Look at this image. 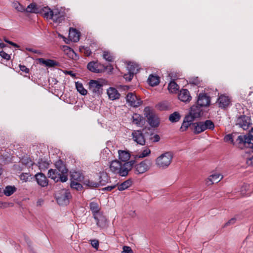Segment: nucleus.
<instances>
[{"instance_id": "f257e3e1", "label": "nucleus", "mask_w": 253, "mask_h": 253, "mask_svg": "<svg viewBox=\"0 0 253 253\" xmlns=\"http://www.w3.org/2000/svg\"><path fill=\"white\" fill-rule=\"evenodd\" d=\"M134 164V160L126 162L123 159H115L110 163V169L113 173L118 174L121 176H126Z\"/></svg>"}, {"instance_id": "c85d7f7f", "label": "nucleus", "mask_w": 253, "mask_h": 253, "mask_svg": "<svg viewBox=\"0 0 253 253\" xmlns=\"http://www.w3.org/2000/svg\"><path fill=\"white\" fill-rule=\"evenodd\" d=\"M109 177L106 172H102L99 174V185H104L109 181Z\"/></svg>"}, {"instance_id": "4468645a", "label": "nucleus", "mask_w": 253, "mask_h": 253, "mask_svg": "<svg viewBox=\"0 0 253 253\" xmlns=\"http://www.w3.org/2000/svg\"><path fill=\"white\" fill-rule=\"evenodd\" d=\"M64 16V12L61 10L54 9L52 10L51 19L56 22H60Z\"/></svg>"}, {"instance_id": "680f3d73", "label": "nucleus", "mask_w": 253, "mask_h": 253, "mask_svg": "<svg viewBox=\"0 0 253 253\" xmlns=\"http://www.w3.org/2000/svg\"><path fill=\"white\" fill-rule=\"evenodd\" d=\"M26 50H28V51L32 52L33 53L40 54L41 55H42V53L40 50H35V49H34L33 48H27Z\"/></svg>"}, {"instance_id": "a211bd4d", "label": "nucleus", "mask_w": 253, "mask_h": 253, "mask_svg": "<svg viewBox=\"0 0 253 253\" xmlns=\"http://www.w3.org/2000/svg\"><path fill=\"white\" fill-rule=\"evenodd\" d=\"M132 135L133 140L138 144L140 145H144L145 144V139L140 131H134L132 133Z\"/></svg>"}, {"instance_id": "7c9ffc66", "label": "nucleus", "mask_w": 253, "mask_h": 253, "mask_svg": "<svg viewBox=\"0 0 253 253\" xmlns=\"http://www.w3.org/2000/svg\"><path fill=\"white\" fill-rule=\"evenodd\" d=\"M127 69L129 73L134 75L138 71V67L136 64L131 62L127 65Z\"/></svg>"}, {"instance_id": "69168bd1", "label": "nucleus", "mask_w": 253, "mask_h": 253, "mask_svg": "<svg viewBox=\"0 0 253 253\" xmlns=\"http://www.w3.org/2000/svg\"><path fill=\"white\" fill-rule=\"evenodd\" d=\"M154 138H155V141H158L160 139V137H159V135H155L154 136Z\"/></svg>"}, {"instance_id": "f8f14e48", "label": "nucleus", "mask_w": 253, "mask_h": 253, "mask_svg": "<svg viewBox=\"0 0 253 253\" xmlns=\"http://www.w3.org/2000/svg\"><path fill=\"white\" fill-rule=\"evenodd\" d=\"M237 125L243 129H247L251 125V119L249 117L243 116L238 119Z\"/></svg>"}, {"instance_id": "6e6552de", "label": "nucleus", "mask_w": 253, "mask_h": 253, "mask_svg": "<svg viewBox=\"0 0 253 253\" xmlns=\"http://www.w3.org/2000/svg\"><path fill=\"white\" fill-rule=\"evenodd\" d=\"M202 115V107L198 105H194L191 107L188 115L194 120L195 119L200 117Z\"/></svg>"}, {"instance_id": "a878e982", "label": "nucleus", "mask_w": 253, "mask_h": 253, "mask_svg": "<svg viewBox=\"0 0 253 253\" xmlns=\"http://www.w3.org/2000/svg\"><path fill=\"white\" fill-rule=\"evenodd\" d=\"M147 82L150 85L156 86L159 84L160 79L158 76L151 74L149 75Z\"/></svg>"}, {"instance_id": "338daca9", "label": "nucleus", "mask_w": 253, "mask_h": 253, "mask_svg": "<svg viewBox=\"0 0 253 253\" xmlns=\"http://www.w3.org/2000/svg\"><path fill=\"white\" fill-rule=\"evenodd\" d=\"M5 205V203H2L0 201V208H2L4 207V205Z\"/></svg>"}, {"instance_id": "4c0bfd02", "label": "nucleus", "mask_w": 253, "mask_h": 253, "mask_svg": "<svg viewBox=\"0 0 253 253\" xmlns=\"http://www.w3.org/2000/svg\"><path fill=\"white\" fill-rule=\"evenodd\" d=\"M181 118V115L178 112H174L169 116V120L172 123L178 122Z\"/></svg>"}, {"instance_id": "423d86ee", "label": "nucleus", "mask_w": 253, "mask_h": 253, "mask_svg": "<svg viewBox=\"0 0 253 253\" xmlns=\"http://www.w3.org/2000/svg\"><path fill=\"white\" fill-rule=\"evenodd\" d=\"M126 100L130 106L133 107H137L142 103L140 98L132 92L128 93L127 94Z\"/></svg>"}, {"instance_id": "aec40b11", "label": "nucleus", "mask_w": 253, "mask_h": 253, "mask_svg": "<svg viewBox=\"0 0 253 253\" xmlns=\"http://www.w3.org/2000/svg\"><path fill=\"white\" fill-rule=\"evenodd\" d=\"M218 103L219 107L225 108L230 105V101L228 96L223 95L219 97Z\"/></svg>"}, {"instance_id": "8fccbe9b", "label": "nucleus", "mask_w": 253, "mask_h": 253, "mask_svg": "<svg viewBox=\"0 0 253 253\" xmlns=\"http://www.w3.org/2000/svg\"><path fill=\"white\" fill-rule=\"evenodd\" d=\"M150 150L148 148H146L143 150L142 153L140 154L138 158H143L149 156L150 154Z\"/></svg>"}, {"instance_id": "58836bf2", "label": "nucleus", "mask_w": 253, "mask_h": 253, "mask_svg": "<svg viewBox=\"0 0 253 253\" xmlns=\"http://www.w3.org/2000/svg\"><path fill=\"white\" fill-rule=\"evenodd\" d=\"M47 160L48 159H40L38 162L39 167L40 169L44 170L48 168L49 162Z\"/></svg>"}, {"instance_id": "ea45409f", "label": "nucleus", "mask_w": 253, "mask_h": 253, "mask_svg": "<svg viewBox=\"0 0 253 253\" xmlns=\"http://www.w3.org/2000/svg\"><path fill=\"white\" fill-rule=\"evenodd\" d=\"M25 11L30 13H38L39 12V8H38L35 4L31 3L29 4L26 8Z\"/></svg>"}, {"instance_id": "a18cd8bd", "label": "nucleus", "mask_w": 253, "mask_h": 253, "mask_svg": "<svg viewBox=\"0 0 253 253\" xmlns=\"http://www.w3.org/2000/svg\"><path fill=\"white\" fill-rule=\"evenodd\" d=\"M80 181H71V187L73 189H75L78 191H80L83 189V186L79 183Z\"/></svg>"}, {"instance_id": "37998d69", "label": "nucleus", "mask_w": 253, "mask_h": 253, "mask_svg": "<svg viewBox=\"0 0 253 253\" xmlns=\"http://www.w3.org/2000/svg\"><path fill=\"white\" fill-rule=\"evenodd\" d=\"M202 122L204 126V128L205 130L208 129L211 130L214 129V125L213 123L211 120H206V121Z\"/></svg>"}, {"instance_id": "c9c22d12", "label": "nucleus", "mask_w": 253, "mask_h": 253, "mask_svg": "<svg viewBox=\"0 0 253 253\" xmlns=\"http://www.w3.org/2000/svg\"><path fill=\"white\" fill-rule=\"evenodd\" d=\"M14 186H7L3 190V193L6 196H10L16 191Z\"/></svg>"}, {"instance_id": "dca6fc26", "label": "nucleus", "mask_w": 253, "mask_h": 253, "mask_svg": "<svg viewBox=\"0 0 253 253\" xmlns=\"http://www.w3.org/2000/svg\"><path fill=\"white\" fill-rule=\"evenodd\" d=\"M253 142V128L248 135H239L236 140V143H243V142Z\"/></svg>"}, {"instance_id": "864d4df0", "label": "nucleus", "mask_w": 253, "mask_h": 253, "mask_svg": "<svg viewBox=\"0 0 253 253\" xmlns=\"http://www.w3.org/2000/svg\"><path fill=\"white\" fill-rule=\"evenodd\" d=\"M29 176V174L28 173H22L20 175V178L22 181L26 182L28 180Z\"/></svg>"}, {"instance_id": "393cba45", "label": "nucleus", "mask_w": 253, "mask_h": 253, "mask_svg": "<svg viewBox=\"0 0 253 253\" xmlns=\"http://www.w3.org/2000/svg\"><path fill=\"white\" fill-rule=\"evenodd\" d=\"M170 163V159H156V164L160 168H166Z\"/></svg>"}, {"instance_id": "e2e57ef3", "label": "nucleus", "mask_w": 253, "mask_h": 253, "mask_svg": "<svg viewBox=\"0 0 253 253\" xmlns=\"http://www.w3.org/2000/svg\"><path fill=\"white\" fill-rule=\"evenodd\" d=\"M63 49L64 51L67 50V51H68L69 52H70V53H74L73 50L71 48H70L69 47H68V46H66V45L64 46L63 47Z\"/></svg>"}, {"instance_id": "4be33fe9", "label": "nucleus", "mask_w": 253, "mask_h": 253, "mask_svg": "<svg viewBox=\"0 0 253 253\" xmlns=\"http://www.w3.org/2000/svg\"><path fill=\"white\" fill-rule=\"evenodd\" d=\"M194 121L191 117L187 115L184 119L181 126L180 128L181 131H185L191 125H192V122Z\"/></svg>"}, {"instance_id": "0e129e2a", "label": "nucleus", "mask_w": 253, "mask_h": 253, "mask_svg": "<svg viewBox=\"0 0 253 253\" xmlns=\"http://www.w3.org/2000/svg\"><path fill=\"white\" fill-rule=\"evenodd\" d=\"M4 41L7 43H8L9 44H11V45L14 46V47H18V45L17 44H16V43L12 42H10V41H9L8 40H5Z\"/></svg>"}, {"instance_id": "f03ea898", "label": "nucleus", "mask_w": 253, "mask_h": 253, "mask_svg": "<svg viewBox=\"0 0 253 253\" xmlns=\"http://www.w3.org/2000/svg\"><path fill=\"white\" fill-rule=\"evenodd\" d=\"M89 207L96 221V225L99 227H104L106 224V218L100 211L99 205L97 203L92 202L90 203Z\"/></svg>"}, {"instance_id": "774afa93", "label": "nucleus", "mask_w": 253, "mask_h": 253, "mask_svg": "<svg viewBox=\"0 0 253 253\" xmlns=\"http://www.w3.org/2000/svg\"><path fill=\"white\" fill-rule=\"evenodd\" d=\"M253 160V159H248L247 160V163L248 164H250L252 163V161Z\"/></svg>"}, {"instance_id": "9d476101", "label": "nucleus", "mask_w": 253, "mask_h": 253, "mask_svg": "<svg viewBox=\"0 0 253 253\" xmlns=\"http://www.w3.org/2000/svg\"><path fill=\"white\" fill-rule=\"evenodd\" d=\"M210 98L205 93H201L199 94L197 99V105L201 107L207 106L210 104Z\"/></svg>"}, {"instance_id": "0eeeda50", "label": "nucleus", "mask_w": 253, "mask_h": 253, "mask_svg": "<svg viewBox=\"0 0 253 253\" xmlns=\"http://www.w3.org/2000/svg\"><path fill=\"white\" fill-rule=\"evenodd\" d=\"M48 175L49 177L53 179L56 182L61 181L64 182H66L68 179V177L66 175H61L60 173H58L55 169H49Z\"/></svg>"}, {"instance_id": "2f4dec72", "label": "nucleus", "mask_w": 253, "mask_h": 253, "mask_svg": "<svg viewBox=\"0 0 253 253\" xmlns=\"http://www.w3.org/2000/svg\"><path fill=\"white\" fill-rule=\"evenodd\" d=\"M39 12L41 13L43 16L46 18L51 19L52 10L47 7H44L41 9L39 8Z\"/></svg>"}, {"instance_id": "bb28decb", "label": "nucleus", "mask_w": 253, "mask_h": 253, "mask_svg": "<svg viewBox=\"0 0 253 253\" xmlns=\"http://www.w3.org/2000/svg\"><path fill=\"white\" fill-rule=\"evenodd\" d=\"M132 122L137 126H141L143 125V117L138 114H134L132 117Z\"/></svg>"}, {"instance_id": "6ab92c4d", "label": "nucleus", "mask_w": 253, "mask_h": 253, "mask_svg": "<svg viewBox=\"0 0 253 253\" xmlns=\"http://www.w3.org/2000/svg\"><path fill=\"white\" fill-rule=\"evenodd\" d=\"M36 179L39 185L42 187L46 186L48 184V181L46 177L42 173H37L36 175Z\"/></svg>"}, {"instance_id": "ddd939ff", "label": "nucleus", "mask_w": 253, "mask_h": 253, "mask_svg": "<svg viewBox=\"0 0 253 253\" xmlns=\"http://www.w3.org/2000/svg\"><path fill=\"white\" fill-rule=\"evenodd\" d=\"M149 168V163L145 160L135 166L136 173L137 174L143 173L146 171Z\"/></svg>"}, {"instance_id": "b1692460", "label": "nucleus", "mask_w": 253, "mask_h": 253, "mask_svg": "<svg viewBox=\"0 0 253 253\" xmlns=\"http://www.w3.org/2000/svg\"><path fill=\"white\" fill-rule=\"evenodd\" d=\"M204 126L202 122L192 124V129L195 134H199L204 131Z\"/></svg>"}, {"instance_id": "9b49d317", "label": "nucleus", "mask_w": 253, "mask_h": 253, "mask_svg": "<svg viewBox=\"0 0 253 253\" xmlns=\"http://www.w3.org/2000/svg\"><path fill=\"white\" fill-rule=\"evenodd\" d=\"M55 166L59 172H60L61 175H66L68 176V169L66 168V164L64 161L62 159H58L55 163Z\"/></svg>"}, {"instance_id": "20e7f679", "label": "nucleus", "mask_w": 253, "mask_h": 253, "mask_svg": "<svg viewBox=\"0 0 253 253\" xmlns=\"http://www.w3.org/2000/svg\"><path fill=\"white\" fill-rule=\"evenodd\" d=\"M103 84L102 80H91L88 83L89 91L95 95H99L102 93Z\"/></svg>"}, {"instance_id": "09e8293b", "label": "nucleus", "mask_w": 253, "mask_h": 253, "mask_svg": "<svg viewBox=\"0 0 253 253\" xmlns=\"http://www.w3.org/2000/svg\"><path fill=\"white\" fill-rule=\"evenodd\" d=\"M103 57L104 59L109 62L112 61L113 60V56L109 52L107 51H104L103 52Z\"/></svg>"}, {"instance_id": "5701e85b", "label": "nucleus", "mask_w": 253, "mask_h": 253, "mask_svg": "<svg viewBox=\"0 0 253 253\" xmlns=\"http://www.w3.org/2000/svg\"><path fill=\"white\" fill-rule=\"evenodd\" d=\"M69 39L74 42H77L80 39V33L75 29L70 28L69 33Z\"/></svg>"}, {"instance_id": "cd10ccee", "label": "nucleus", "mask_w": 253, "mask_h": 253, "mask_svg": "<svg viewBox=\"0 0 253 253\" xmlns=\"http://www.w3.org/2000/svg\"><path fill=\"white\" fill-rule=\"evenodd\" d=\"M238 136L236 133L228 134L224 137V140L226 142H230L236 145L238 147V145L236 143V140Z\"/></svg>"}, {"instance_id": "de8ad7c7", "label": "nucleus", "mask_w": 253, "mask_h": 253, "mask_svg": "<svg viewBox=\"0 0 253 253\" xmlns=\"http://www.w3.org/2000/svg\"><path fill=\"white\" fill-rule=\"evenodd\" d=\"M175 157L174 153L172 151H168L161 154L158 158H172Z\"/></svg>"}, {"instance_id": "1a4fd4ad", "label": "nucleus", "mask_w": 253, "mask_h": 253, "mask_svg": "<svg viewBox=\"0 0 253 253\" xmlns=\"http://www.w3.org/2000/svg\"><path fill=\"white\" fill-rule=\"evenodd\" d=\"M87 67L90 71L96 73L102 72L104 69L103 65L95 61L88 63Z\"/></svg>"}, {"instance_id": "412c9836", "label": "nucleus", "mask_w": 253, "mask_h": 253, "mask_svg": "<svg viewBox=\"0 0 253 253\" xmlns=\"http://www.w3.org/2000/svg\"><path fill=\"white\" fill-rule=\"evenodd\" d=\"M107 93L109 98L112 100L119 99L120 96L118 90L114 87L109 88L107 90Z\"/></svg>"}, {"instance_id": "f3484780", "label": "nucleus", "mask_w": 253, "mask_h": 253, "mask_svg": "<svg viewBox=\"0 0 253 253\" xmlns=\"http://www.w3.org/2000/svg\"><path fill=\"white\" fill-rule=\"evenodd\" d=\"M191 98L189 91L186 89H181L178 94V99L181 101L189 102L191 100Z\"/></svg>"}, {"instance_id": "3c124183", "label": "nucleus", "mask_w": 253, "mask_h": 253, "mask_svg": "<svg viewBox=\"0 0 253 253\" xmlns=\"http://www.w3.org/2000/svg\"><path fill=\"white\" fill-rule=\"evenodd\" d=\"M189 82L190 84L194 85H198L200 83V81L197 77L190 79Z\"/></svg>"}, {"instance_id": "39448f33", "label": "nucleus", "mask_w": 253, "mask_h": 253, "mask_svg": "<svg viewBox=\"0 0 253 253\" xmlns=\"http://www.w3.org/2000/svg\"><path fill=\"white\" fill-rule=\"evenodd\" d=\"M144 111L149 124L152 127H158L160 124V119L158 116L148 107L145 108Z\"/></svg>"}, {"instance_id": "6e6d98bb", "label": "nucleus", "mask_w": 253, "mask_h": 253, "mask_svg": "<svg viewBox=\"0 0 253 253\" xmlns=\"http://www.w3.org/2000/svg\"><path fill=\"white\" fill-rule=\"evenodd\" d=\"M123 251L121 253H133L132 249L130 247L128 246H124Z\"/></svg>"}, {"instance_id": "c03bdc74", "label": "nucleus", "mask_w": 253, "mask_h": 253, "mask_svg": "<svg viewBox=\"0 0 253 253\" xmlns=\"http://www.w3.org/2000/svg\"><path fill=\"white\" fill-rule=\"evenodd\" d=\"M12 7L19 12L25 11V8L18 1H15L12 3Z\"/></svg>"}, {"instance_id": "7ed1b4c3", "label": "nucleus", "mask_w": 253, "mask_h": 253, "mask_svg": "<svg viewBox=\"0 0 253 253\" xmlns=\"http://www.w3.org/2000/svg\"><path fill=\"white\" fill-rule=\"evenodd\" d=\"M55 196L57 203L61 206H66L69 204L70 200L72 198L70 191L66 189L57 191Z\"/></svg>"}, {"instance_id": "603ef678", "label": "nucleus", "mask_w": 253, "mask_h": 253, "mask_svg": "<svg viewBox=\"0 0 253 253\" xmlns=\"http://www.w3.org/2000/svg\"><path fill=\"white\" fill-rule=\"evenodd\" d=\"M0 56L4 59L8 60L10 59V56L3 51L0 52Z\"/></svg>"}, {"instance_id": "473e14b6", "label": "nucleus", "mask_w": 253, "mask_h": 253, "mask_svg": "<svg viewBox=\"0 0 253 253\" xmlns=\"http://www.w3.org/2000/svg\"><path fill=\"white\" fill-rule=\"evenodd\" d=\"M131 185L132 181L130 180H126L121 184L117 185L118 189L119 191H123L130 187Z\"/></svg>"}, {"instance_id": "bf43d9fd", "label": "nucleus", "mask_w": 253, "mask_h": 253, "mask_svg": "<svg viewBox=\"0 0 253 253\" xmlns=\"http://www.w3.org/2000/svg\"><path fill=\"white\" fill-rule=\"evenodd\" d=\"M236 221V218H232L231 219H230L225 224V226H228L230 225L234 224Z\"/></svg>"}, {"instance_id": "4d7b16f0", "label": "nucleus", "mask_w": 253, "mask_h": 253, "mask_svg": "<svg viewBox=\"0 0 253 253\" xmlns=\"http://www.w3.org/2000/svg\"><path fill=\"white\" fill-rule=\"evenodd\" d=\"M133 77V75L129 73L128 74H125L124 76V78L127 81H131Z\"/></svg>"}, {"instance_id": "5fc2aeb1", "label": "nucleus", "mask_w": 253, "mask_h": 253, "mask_svg": "<svg viewBox=\"0 0 253 253\" xmlns=\"http://www.w3.org/2000/svg\"><path fill=\"white\" fill-rule=\"evenodd\" d=\"M91 246L96 250H98L99 247V242L97 240H92L90 241Z\"/></svg>"}, {"instance_id": "72a5a7b5", "label": "nucleus", "mask_w": 253, "mask_h": 253, "mask_svg": "<svg viewBox=\"0 0 253 253\" xmlns=\"http://www.w3.org/2000/svg\"><path fill=\"white\" fill-rule=\"evenodd\" d=\"M84 184L88 188H93L99 186V183L92 180L85 179L84 181Z\"/></svg>"}, {"instance_id": "f704fd0d", "label": "nucleus", "mask_w": 253, "mask_h": 253, "mask_svg": "<svg viewBox=\"0 0 253 253\" xmlns=\"http://www.w3.org/2000/svg\"><path fill=\"white\" fill-rule=\"evenodd\" d=\"M71 181H81L83 176L82 174L79 171H73L71 174Z\"/></svg>"}, {"instance_id": "2eb2a0df", "label": "nucleus", "mask_w": 253, "mask_h": 253, "mask_svg": "<svg viewBox=\"0 0 253 253\" xmlns=\"http://www.w3.org/2000/svg\"><path fill=\"white\" fill-rule=\"evenodd\" d=\"M223 178V175L215 173L209 176L206 183L208 185H212L215 183H218Z\"/></svg>"}, {"instance_id": "a19ab883", "label": "nucleus", "mask_w": 253, "mask_h": 253, "mask_svg": "<svg viewBox=\"0 0 253 253\" xmlns=\"http://www.w3.org/2000/svg\"><path fill=\"white\" fill-rule=\"evenodd\" d=\"M76 87L77 91L82 95H85L87 94V90L84 87L82 84L81 83H76Z\"/></svg>"}, {"instance_id": "13d9d810", "label": "nucleus", "mask_w": 253, "mask_h": 253, "mask_svg": "<svg viewBox=\"0 0 253 253\" xmlns=\"http://www.w3.org/2000/svg\"><path fill=\"white\" fill-rule=\"evenodd\" d=\"M116 186H117L116 185L108 186H107V187H105L102 188V190L110 191H111L112 190L114 189L116 187Z\"/></svg>"}, {"instance_id": "052dcab7", "label": "nucleus", "mask_w": 253, "mask_h": 253, "mask_svg": "<svg viewBox=\"0 0 253 253\" xmlns=\"http://www.w3.org/2000/svg\"><path fill=\"white\" fill-rule=\"evenodd\" d=\"M20 69L22 72H25V73H29V70L24 65H19Z\"/></svg>"}, {"instance_id": "e433bc0d", "label": "nucleus", "mask_w": 253, "mask_h": 253, "mask_svg": "<svg viewBox=\"0 0 253 253\" xmlns=\"http://www.w3.org/2000/svg\"><path fill=\"white\" fill-rule=\"evenodd\" d=\"M178 89V85L174 81H171L169 83L168 85V89L170 92L172 93H176Z\"/></svg>"}, {"instance_id": "79ce46f5", "label": "nucleus", "mask_w": 253, "mask_h": 253, "mask_svg": "<svg viewBox=\"0 0 253 253\" xmlns=\"http://www.w3.org/2000/svg\"><path fill=\"white\" fill-rule=\"evenodd\" d=\"M119 158H130V154L127 150L118 151Z\"/></svg>"}, {"instance_id": "49530a36", "label": "nucleus", "mask_w": 253, "mask_h": 253, "mask_svg": "<svg viewBox=\"0 0 253 253\" xmlns=\"http://www.w3.org/2000/svg\"><path fill=\"white\" fill-rule=\"evenodd\" d=\"M238 145V147L243 149L244 147L250 148L253 151V142L249 141L248 142H243V143H237Z\"/></svg>"}, {"instance_id": "c756f323", "label": "nucleus", "mask_w": 253, "mask_h": 253, "mask_svg": "<svg viewBox=\"0 0 253 253\" xmlns=\"http://www.w3.org/2000/svg\"><path fill=\"white\" fill-rule=\"evenodd\" d=\"M37 60L40 64L49 67H54L57 64L55 61L50 59L45 60L43 58H39Z\"/></svg>"}]
</instances>
